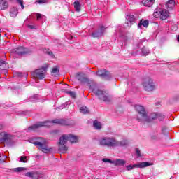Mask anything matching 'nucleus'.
Wrapping results in <instances>:
<instances>
[{"mask_svg": "<svg viewBox=\"0 0 179 179\" xmlns=\"http://www.w3.org/2000/svg\"><path fill=\"white\" fill-rule=\"evenodd\" d=\"M177 41H178V43H179V35H178L177 36Z\"/></svg>", "mask_w": 179, "mask_h": 179, "instance_id": "obj_48", "label": "nucleus"}, {"mask_svg": "<svg viewBox=\"0 0 179 179\" xmlns=\"http://www.w3.org/2000/svg\"><path fill=\"white\" fill-rule=\"evenodd\" d=\"M93 127L95 129L100 130L102 128L101 123L97 120L94 121Z\"/></svg>", "mask_w": 179, "mask_h": 179, "instance_id": "obj_27", "label": "nucleus"}, {"mask_svg": "<svg viewBox=\"0 0 179 179\" xmlns=\"http://www.w3.org/2000/svg\"><path fill=\"white\" fill-rule=\"evenodd\" d=\"M142 86L143 90L148 93H152V92L156 90V83L150 78L144 79L142 83Z\"/></svg>", "mask_w": 179, "mask_h": 179, "instance_id": "obj_4", "label": "nucleus"}, {"mask_svg": "<svg viewBox=\"0 0 179 179\" xmlns=\"http://www.w3.org/2000/svg\"><path fill=\"white\" fill-rule=\"evenodd\" d=\"M162 134L163 135H164L165 136H169V131L166 130V129H163L162 130Z\"/></svg>", "mask_w": 179, "mask_h": 179, "instance_id": "obj_41", "label": "nucleus"}, {"mask_svg": "<svg viewBox=\"0 0 179 179\" xmlns=\"http://www.w3.org/2000/svg\"><path fill=\"white\" fill-rule=\"evenodd\" d=\"M142 3L144 6H152L155 3V0H143Z\"/></svg>", "mask_w": 179, "mask_h": 179, "instance_id": "obj_25", "label": "nucleus"}, {"mask_svg": "<svg viewBox=\"0 0 179 179\" xmlns=\"http://www.w3.org/2000/svg\"><path fill=\"white\" fill-rule=\"evenodd\" d=\"M96 75L101 78H103L104 79H110V78H111V73L105 69L98 71Z\"/></svg>", "mask_w": 179, "mask_h": 179, "instance_id": "obj_11", "label": "nucleus"}, {"mask_svg": "<svg viewBox=\"0 0 179 179\" xmlns=\"http://www.w3.org/2000/svg\"><path fill=\"white\" fill-rule=\"evenodd\" d=\"M52 124H59V125H66V122L64 120H54L51 122H38L36 124H34L29 127L27 129V132H31V131H36V129L38 128H41V127H51Z\"/></svg>", "mask_w": 179, "mask_h": 179, "instance_id": "obj_2", "label": "nucleus"}, {"mask_svg": "<svg viewBox=\"0 0 179 179\" xmlns=\"http://www.w3.org/2000/svg\"><path fill=\"white\" fill-rule=\"evenodd\" d=\"M52 76H59V69L58 68L55 67L52 69L51 72Z\"/></svg>", "mask_w": 179, "mask_h": 179, "instance_id": "obj_28", "label": "nucleus"}, {"mask_svg": "<svg viewBox=\"0 0 179 179\" xmlns=\"http://www.w3.org/2000/svg\"><path fill=\"white\" fill-rule=\"evenodd\" d=\"M13 136L6 131H2L0 133V142H6V141H11Z\"/></svg>", "mask_w": 179, "mask_h": 179, "instance_id": "obj_10", "label": "nucleus"}, {"mask_svg": "<svg viewBox=\"0 0 179 179\" xmlns=\"http://www.w3.org/2000/svg\"><path fill=\"white\" fill-rule=\"evenodd\" d=\"M26 177H29L30 178H38V172H27L25 173Z\"/></svg>", "mask_w": 179, "mask_h": 179, "instance_id": "obj_20", "label": "nucleus"}, {"mask_svg": "<svg viewBox=\"0 0 179 179\" xmlns=\"http://www.w3.org/2000/svg\"><path fill=\"white\" fill-rule=\"evenodd\" d=\"M2 65H5V62L0 61V66H2Z\"/></svg>", "mask_w": 179, "mask_h": 179, "instance_id": "obj_45", "label": "nucleus"}, {"mask_svg": "<svg viewBox=\"0 0 179 179\" xmlns=\"http://www.w3.org/2000/svg\"><path fill=\"white\" fill-rule=\"evenodd\" d=\"M153 16L154 17H156L157 19L158 17H160V11H155L154 13H153Z\"/></svg>", "mask_w": 179, "mask_h": 179, "instance_id": "obj_40", "label": "nucleus"}, {"mask_svg": "<svg viewBox=\"0 0 179 179\" xmlns=\"http://www.w3.org/2000/svg\"><path fill=\"white\" fill-rule=\"evenodd\" d=\"M20 162L21 163H27V157L21 156L20 158Z\"/></svg>", "mask_w": 179, "mask_h": 179, "instance_id": "obj_35", "label": "nucleus"}, {"mask_svg": "<svg viewBox=\"0 0 179 179\" xmlns=\"http://www.w3.org/2000/svg\"><path fill=\"white\" fill-rule=\"evenodd\" d=\"M80 111L82 114H89V108L86 106H82L80 108Z\"/></svg>", "mask_w": 179, "mask_h": 179, "instance_id": "obj_31", "label": "nucleus"}, {"mask_svg": "<svg viewBox=\"0 0 179 179\" xmlns=\"http://www.w3.org/2000/svg\"><path fill=\"white\" fill-rule=\"evenodd\" d=\"M155 120H159V121H163V120H164V116L163 115V114L160 113H152L148 117V122L143 121V122L146 124L148 122H152V121H155Z\"/></svg>", "mask_w": 179, "mask_h": 179, "instance_id": "obj_9", "label": "nucleus"}, {"mask_svg": "<svg viewBox=\"0 0 179 179\" xmlns=\"http://www.w3.org/2000/svg\"><path fill=\"white\" fill-rule=\"evenodd\" d=\"M59 150L62 153H66L68 152V147L65 144H59Z\"/></svg>", "mask_w": 179, "mask_h": 179, "instance_id": "obj_24", "label": "nucleus"}, {"mask_svg": "<svg viewBox=\"0 0 179 179\" xmlns=\"http://www.w3.org/2000/svg\"><path fill=\"white\" fill-rule=\"evenodd\" d=\"M14 76H18L20 78V77L23 76V74L22 73H14Z\"/></svg>", "mask_w": 179, "mask_h": 179, "instance_id": "obj_43", "label": "nucleus"}, {"mask_svg": "<svg viewBox=\"0 0 179 179\" xmlns=\"http://www.w3.org/2000/svg\"><path fill=\"white\" fill-rule=\"evenodd\" d=\"M127 140L117 141L114 137L103 136L98 140V145L106 148H118V146H128Z\"/></svg>", "mask_w": 179, "mask_h": 179, "instance_id": "obj_1", "label": "nucleus"}, {"mask_svg": "<svg viewBox=\"0 0 179 179\" xmlns=\"http://www.w3.org/2000/svg\"><path fill=\"white\" fill-rule=\"evenodd\" d=\"M66 93L67 94H69V96H71V97H72L73 99H75V97H76V94L74 92L67 91L66 92Z\"/></svg>", "mask_w": 179, "mask_h": 179, "instance_id": "obj_34", "label": "nucleus"}, {"mask_svg": "<svg viewBox=\"0 0 179 179\" xmlns=\"http://www.w3.org/2000/svg\"><path fill=\"white\" fill-rule=\"evenodd\" d=\"M142 26H143V27H148V26H149V21L141 20L138 25V28L141 29Z\"/></svg>", "mask_w": 179, "mask_h": 179, "instance_id": "obj_23", "label": "nucleus"}, {"mask_svg": "<svg viewBox=\"0 0 179 179\" xmlns=\"http://www.w3.org/2000/svg\"><path fill=\"white\" fill-rule=\"evenodd\" d=\"M29 29H33V26L29 25Z\"/></svg>", "mask_w": 179, "mask_h": 179, "instance_id": "obj_49", "label": "nucleus"}, {"mask_svg": "<svg viewBox=\"0 0 179 179\" xmlns=\"http://www.w3.org/2000/svg\"><path fill=\"white\" fill-rule=\"evenodd\" d=\"M9 3L6 0H0V10H5L8 8Z\"/></svg>", "mask_w": 179, "mask_h": 179, "instance_id": "obj_19", "label": "nucleus"}, {"mask_svg": "<svg viewBox=\"0 0 179 179\" xmlns=\"http://www.w3.org/2000/svg\"><path fill=\"white\" fill-rule=\"evenodd\" d=\"M69 136L65 134L62 136L59 139V145H66L68 141H69Z\"/></svg>", "mask_w": 179, "mask_h": 179, "instance_id": "obj_15", "label": "nucleus"}, {"mask_svg": "<svg viewBox=\"0 0 179 179\" xmlns=\"http://www.w3.org/2000/svg\"><path fill=\"white\" fill-rule=\"evenodd\" d=\"M38 97V96L37 95H34L32 99H34V100H37V98Z\"/></svg>", "mask_w": 179, "mask_h": 179, "instance_id": "obj_46", "label": "nucleus"}, {"mask_svg": "<svg viewBox=\"0 0 179 179\" xmlns=\"http://www.w3.org/2000/svg\"><path fill=\"white\" fill-rule=\"evenodd\" d=\"M31 143L37 146L38 149L42 150L43 153H50L51 152V148L47 147V140L43 138H38L35 140H30Z\"/></svg>", "mask_w": 179, "mask_h": 179, "instance_id": "obj_3", "label": "nucleus"}, {"mask_svg": "<svg viewBox=\"0 0 179 179\" xmlns=\"http://www.w3.org/2000/svg\"><path fill=\"white\" fill-rule=\"evenodd\" d=\"M14 52L18 55H23V54H26V52H27V49H26V48L20 46L14 49Z\"/></svg>", "mask_w": 179, "mask_h": 179, "instance_id": "obj_14", "label": "nucleus"}, {"mask_svg": "<svg viewBox=\"0 0 179 179\" xmlns=\"http://www.w3.org/2000/svg\"><path fill=\"white\" fill-rule=\"evenodd\" d=\"M126 20V23L129 27H131L135 23V16H134L133 15H127Z\"/></svg>", "mask_w": 179, "mask_h": 179, "instance_id": "obj_13", "label": "nucleus"}, {"mask_svg": "<svg viewBox=\"0 0 179 179\" xmlns=\"http://www.w3.org/2000/svg\"><path fill=\"white\" fill-rule=\"evenodd\" d=\"M151 138L152 141H159L160 138V134H152L151 136Z\"/></svg>", "mask_w": 179, "mask_h": 179, "instance_id": "obj_33", "label": "nucleus"}, {"mask_svg": "<svg viewBox=\"0 0 179 179\" xmlns=\"http://www.w3.org/2000/svg\"><path fill=\"white\" fill-rule=\"evenodd\" d=\"M113 164L115 166H125V164H127V161L124 159H117L113 160Z\"/></svg>", "mask_w": 179, "mask_h": 179, "instance_id": "obj_18", "label": "nucleus"}, {"mask_svg": "<svg viewBox=\"0 0 179 179\" xmlns=\"http://www.w3.org/2000/svg\"><path fill=\"white\" fill-rule=\"evenodd\" d=\"M76 79L79 80L81 83H84L85 80H87L86 77L85 76V74L82 73H78L76 76Z\"/></svg>", "mask_w": 179, "mask_h": 179, "instance_id": "obj_21", "label": "nucleus"}, {"mask_svg": "<svg viewBox=\"0 0 179 179\" xmlns=\"http://www.w3.org/2000/svg\"><path fill=\"white\" fill-rule=\"evenodd\" d=\"M102 162H104V163H111L113 164V162L114 160H111L110 159L104 158L102 159Z\"/></svg>", "mask_w": 179, "mask_h": 179, "instance_id": "obj_38", "label": "nucleus"}, {"mask_svg": "<svg viewBox=\"0 0 179 179\" xmlns=\"http://www.w3.org/2000/svg\"><path fill=\"white\" fill-rule=\"evenodd\" d=\"M68 136L69 141H70L71 143H78V142H79V137L78 136L68 134Z\"/></svg>", "mask_w": 179, "mask_h": 179, "instance_id": "obj_17", "label": "nucleus"}, {"mask_svg": "<svg viewBox=\"0 0 179 179\" xmlns=\"http://www.w3.org/2000/svg\"><path fill=\"white\" fill-rule=\"evenodd\" d=\"M135 110L138 113L137 115L138 121H140V122H143V121L149 122V116H148V113H146V110L143 106L136 105Z\"/></svg>", "mask_w": 179, "mask_h": 179, "instance_id": "obj_5", "label": "nucleus"}, {"mask_svg": "<svg viewBox=\"0 0 179 179\" xmlns=\"http://www.w3.org/2000/svg\"><path fill=\"white\" fill-rule=\"evenodd\" d=\"M149 166H152V163L149 162H138L134 165H128L126 166V169L128 171H131V170H134V169H145V167H149Z\"/></svg>", "mask_w": 179, "mask_h": 179, "instance_id": "obj_8", "label": "nucleus"}, {"mask_svg": "<svg viewBox=\"0 0 179 179\" xmlns=\"http://www.w3.org/2000/svg\"><path fill=\"white\" fill-rule=\"evenodd\" d=\"M26 170H27V168L25 167H18L15 169V171L16 172L24 171Z\"/></svg>", "mask_w": 179, "mask_h": 179, "instance_id": "obj_36", "label": "nucleus"}, {"mask_svg": "<svg viewBox=\"0 0 179 179\" xmlns=\"http://www.w3.org/2000/svg\"><path fill=\"white\" fill-rule=\"evenodd\" d=\"M141 52H142V55H143L146 56V55L150 54V50H149L147 48L143 47V48L141 49Z\"/></svg>", "mask_w": 179, "mask_h": 179, "instance_id": "obj_32", "label": "nucleus"}, {"mask_svg": "<svg viewBox=\"0 0 179 179\" xmlns=\"http://www.w3.org/2000/svg\"><path fill=\"white\" fill-rule=\"evenodd\" d=\"M3 129V127L2 125H0V131H2Z\"/></svg>", "mask_w": 179, "mask_h": 179, "instance_id": "obj_47", "label": "nucleus"}, {"mask_svg": "<svg viewBox=\"0 0 179 179\" xmlns=\"http://www.w3.org/2000/svg\"><path fill=\"white\" fill-rule=\"evenodd\" d=\"M17 3H19L22 9H24V5L23 4V0H15Z\"/></svg>", "mask_w": 179, "mask_h": 179, "instance_id": "obj_37", "label": "nucleus"}, {"mask_svg": "<svg viewBox=\"0 0 179 179\" xmlns=\"http://www.w3.org/2000/svg\"><path fill=\"white\" fill-rule=\"evenodd\" d=\"M93 93L97 96L99 100H102L105 103H110L111 101V96H108V94L104 91H101L97 88L92 90Z\"/></svg>", "mask_w": 179, "mask_h": 179, "instance_id": "obj_6", "label": "nucleus"}, {"mask_svg": "<svg viewBox=\"0 0 179 179\" xmlns=\"http://www.w3.org/2000/svg\"><path fill=\"white\" fill-rule=\"evenodd\" d=\"M74 8L76 9V12H80V3H79V1H76L73 3Z\"/></svg>", "mask_w": 179, "mask_h": 179, "instance_id": "obj_29", "label": "nucleus"}, {"mask_svg": "<svg viewBox=\"0 0 179 179\" xmlns=\"http://www.w3.org/2000/svg\"><path fill=\"white\" fill-rule=\"evenodd\" d=\"M38 3H47V1L45 0H38V1H36Z\"/></svg>", "mask_w": 179, "mask_h": 179, "instance_id": "obj_42", "label": "nucleus"}, {"mask_svg": "<svg viewBox=\"0 0 179 179\" xmlns=\"http://www.w3.org/2000/svg\"><path fill=\"white\" fill-rule=\"evenodd\" d=\"M176 6V1L174 0H169L166 3V8L167 9H173Z\"/></svg>", "mask_w": 179, "mask_h": 179, "instance_id": "obj_22", "label": "nucleus"}, {"mask_svg": "<svg viewBox=\"0 0 179 179\" xmlns=\"http://www.w3.org/2000/svg\"><path fill=\"white\" fill-rule=\"evenodd\" d=\"M135 153L136 157H138V159H141V157H143V153L141 152L139 148H135Z\"/></svg>", "mask_w": 179, "mask_h": 179, "instance_id": "obj_30", "label": "nucleus"}, {"mask_svg": "<svg viewBox=\"0 0 179 179\" xmlns=\"http://www.w3.org/2000/svg\"><path fill=\"white\" fill-rule=\"evenodd\" d=\"M47 68H48V65H45L41 69H36L31 73L32 76H34V78H38V79H44L45 78Z\"/></svg>", "mask_w": 179, "mask_h": 179, "instance_id": "obj_7", "label": "nucleus"}, {"mask_svg": "<svg viewBox=\"0 0 179 179\" xmlns=\"http://www.w3.org/2000/svg\"><path fill=\"white\" fill-rule=\"evenodd\" d=\"M104 30H106V28L104 27H101V29L99 31L92 33V37L94 38L101 37V36L104 34Z\"/></svg>", "mask_w": 179, "mask_h": 179, "instance_id": "obj_16", "label": "nucleus"}, {"mask_svg": "<svg viewBox=\"0 0 179 179\" xmlns=\"http://www.w3.org/2000/svg\"><path fill=\"white\" fill-rule=\"evenodd\" d=\"M159 14V19H161V20H166V19L169 18L170 16V13L167 10H161Z\"/></svg>", "mask_w": 179, "mask_h": 179, "instance_id": "obj_12", "label": "nucleus"}, {"mask_svg": "<svg viewBox=\"0 0 179 179\" xmlns=\"http://www.w3.org/2000/svg\"><path fill=\"white\" fill-rule=\"evenodd\" d=\"M18 13L19 12L17 11V9L16 8H13L10 9V15L11 17H16Z\"/></svg>", "mask_w": 179, "mask_h": 179, "instance_id": "obj_26", "label": "nucleus"}, {"mask_svg": "<svg viewBox=\"0 0 179 179\" xmlns=\"http://www.w3.org/2000/svg\"><path fill=\"white\" fill-rule=\"evenodd\" d=\"M47 54H48V55H50V57H54V54H52V52H51V51H48V52H47Z\"/></svg>", "mask_w": 179, "mask_h": 179, "instance_id": "obj_44", "label": "nucleus"}, {"mask_svg": "<svg viewBox=\"0 0 179 179\" xmlns=\"http://www.w3.org/2000/svg\"><path fill=\"white\" fill-rule=\"evenodd\" d=\"M0 37H1V34H0Z\"/></svg>", "mask_w": 179, "mask_h": 179, "instance_id": "obj_50", "label": "nucleus"}, {"mask_svg": "<svg viewBox=\"0 0 179 179\" xmlns=\"http://www.w3.org/2000/svg\"><path fill=\"white\" fill-rule=\"evenodd\" d=\"M36 17H37V20H39V19H45V16L40 13L36 14Z\"/></svg>", "mask_w": 179, "mask_h": 179, "instance_id": "obj_39", "label": "nucleus"}]
</instances>
